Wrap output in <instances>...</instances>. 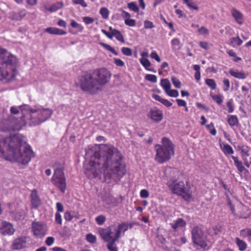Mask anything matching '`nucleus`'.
I'll list each match as a JSON object with an SVG mask.
<instances>
[{
	"label": "nucleus",
	"mask_w": 251,
	"mask_h": 251,
	"mask_svg": "<svg viewBox=\"0 0 251 251\" xmlns=\"http://www.w3.org/2000/svg\"><path fill=\"white\" fill-rule=\"evenodd\" d=\"M122 152L111 144L88 146L85 150V173L92 179L104 174L107 183L117 182L127 173Z\"/></svg>",
	"instance_id": "obj_1"
},
{
	"label": "nucleus",
	"mask_w": 251,
	"mask_h": 251,
	"mask_svg": "<svg viewBox=\"0 0 251 251\" xmlns=\"http://www.w3.org/2000/svg\"><path fill=\"white\" fill-rule=\"evenodd\" d=\"M0 156L25 165L34 156V152L22 135L15 134L0 140Z\"/></svg>",
	"instance_id": "obj_2"
},
{
	"label": "nucleus",
	"mask_w": 251,
	"mask_h": 251,
	"mask_svg": "<svg viewBox=\"0 0 251 251\" xmlns=\"http://www.w3.org/2000/svg\"><path fill=\"white\" fill-rule=\"evenodd\" d=\"M110 78V72L107 69L101 68L91 72H84L77 77L76 83L83 92L94 95L103 90Z\"/></svg>",
	"instance_id": "obj_3"
},
{
	"label": "nucleus",
	"mask_w": 251,
	"mask_h": 251,
	"mask_svg": "<svg viewBox=\"0 0 251 251\" xmlns=\"http://www.w3.org/2000/svg\"><path fill=\"white\" fill-rule=\"evenodd\" d=\"M20 108L22 116L19 119L14 116V122L8 128L12 129V131L19 130L26 124L30 126L39 125L49 119L53 114L52 109L41 106L31 107L28 105L24 104Z\"/></svg>",
	"instance_id": "obj_4"
},
{
	"label": "nucleus",
	"mask_w": 251,
	"mask_h": 251,
	"mask_svg": "<svg viewBox=\"0 0 251 251\" xmlns=\"http://www.w3.org/2000/svg\"><path fill=\"white\" fill-rule=\"evenodd\" d=\"M17 57L0 48V80L10 82L18 74Z\"/></svg>",
	"instance_id": "obj_5"
},
{
	"label": "nucleus",
	"mask_w": 251,
	"mask_h": 251,
	"mask_svg": "<svg viewBox=\"0 0 251 251\" xmlns=\"http://www.w3.org/2000/svg\"><path fill=\"white\" fill-rule=\"evenodd\" d=\"M161 144L154 146L156 152L154 160L160 164L169 160L175 153V145L168 138H162Z\"/></svg>",
	"instance_id": "obj_6"
},
{
	"label": "nucleus",
	"mask_w": 251,
	"mask_h": 251,
	"mask_svg": "<svg viewBox=\"0 0 251 251\" xmlns=\"http://www.w3.org/2000/svg\"><path fill=\"white\" fill-rule=\"evenodd\" d=\"M168 185L174 194L182 197L185 200L189 201L191 198V193L183 181L175 180L168 182Z\"/></svg>",
	"instance_id": "obj_7"
},
{
	"label": "nucleus",
	"mask_w": 251,
	"mask_h": 251,
	"mask_svg": "<svg viewBox=\"0 0 251 251\" xmlns=\"http://www.w3.org/2000/svg\"><path fill=\"white\" fill-rule=\"evenodd\" d=\"M192 238L194 244L199 246L201 249L207 250L208 240L201 227L194 226L191 230Z\"/></svg>",
	"instance_id": "obj_8"
},
{
	"label": "nucleus",
	"mask_w": 251,
	"mask_h": 251,
	"mask_svg": "<svg viewBox=\"0 0 251 251\" xmlns=\"http://www.w3.org/2000/svg\"><path fill=\"white\" fill-rule=\"evenodd\" d=\"M98 231L102 239L107 243V248L110 251H118L115 244L119 238L118 232L117 236H115L111 233V230H106L103 228H99Z\"/></svg>",
	"instance_id": "obj_9"
},
{
	"label": "nucleus",
	"mask_w": 251,
	"mask_h": 251,
	"mask_svg": "<svg viewBox=\"0 0 251 251\" xmlns=\"http://www.w3.org/2000/svg\"><path fill=\"white\" fill-rule=\"evenodd\" d=\"M52 183L59 188L63 193L66 189V181L63 170L57 168L54 170L53 175L51 178Z\"/></svg>",
	"instance_id": "obj_10"
},
{
	"label": "nucleus",
	"mask_w": 251,
	"mask_h": 251,
	"mask_svg": "<svg viewBox=\"0 0 251 251\" xmlns=\"http://www.w3.org/2000/svg\"><path fill=\"white\" fill-rule=\"evenodd\" d=\"M32 230L33 235L38 238H41L47 233L46 225L40 222H33L32 224Z\"/></svg>",
	"instance_id": "obj_11"
},
{
	"label": "nucleus",
	"mask_w": 251,
	"mask_h": 251,
	"mask_svg": "<svg viewBox=\"0 0 251 251\" xmlns=\"http://www.w3.org/2000/svg\"><path fill=\"white\" fill-rule=\"evenodd\" d=\"M13 225L6 221H0V233L3 235H11L14 233Z\"/></svg>",
	"instance_id": "obj_12"
},
{
	"label": "nucleus",
	"mask_w": 251,
	"mask_h": 251,
	"mask_svg": "<svg viewBox=\"0 0 251 251\" xmlns=\"http://www.w3.org/2000/svg\"><path fill=\"white\" fill-rule=\"evenodd\" d=\"M106 230H111V233L117 236L118 232H119V237L120 238L121 232L123 230L124 232L128 229V225L124 223L119 224L118 226L115 225H111L107 228H104Z\"/></svg>",
	"instance_id": "obj_13"
},
{
	"label": "nucleus",
	"mask_w": 251,
	"mask_h": 251,
	"mask_svg": "<svg viewBox=\"0 0 251 251\" xmlns=\"http://www.w3.org/2000/svg\"><path fill=\"white\" fill-rule=\"evenodd\" d=\"M148 116L154 122H159L163 117L162 111L157 108H151L148 114Z\"/></svg>",
	"instance_id": "obj_14"
},
{
	"label": "nucleus",
	"mask_w": 251,
	"mask_h": 251,
	"mask_svg": "<svg viewBox=\"0 0 251 251\" xmlns=\"http://www.w3.org/2000/svg\"><path fill=\"white\" fill-rule=\"evenodd\" d=\"M26 240L25 237L18 238L14 240L12 243V249L18 250L25 247Z\"/></svg>",
	"instance_id": "obj_15"
},
{
	"label": "nucleus",
	"mask_w": 251,
	"mask_h": 251,
	"mask_svg": "<svg viewBox=\"0 0 251 251\" xmlns=\"http://www.w3.org/2000/svg\"><path fill=\"white\" fill-rule=\"evenodd\" d=\"M30 198L32 207L34 208H38L41 205V202L36 190L34 189L31 192Z\"/></svg>",
	"instance_id": "obj_16"
},
{
	"label": "nucleus",
	"mask_w": 251,
	"mask_h": 251,
	"mask_svg": "<svg viewBox=\"0 0 251 251\" xmlns=\"http://www.w3.org/2000/svg\"><path fill=\"white\" fill-rule=\"evenodd\" d=\"M231 14L237 24L242 25L244 23V17L242 13L239 10L232 8L231 9Z\"/></svg>",
	"instance_id": "obj_17"
},
{
	"label": "nucleus",
	"mask_w": 251,
	"mask_h": 251,
	"mask_svg": "<svg viewBox=\"0 0 251 251\" xmlns=\"http://www.w3.org/2000/svg\"><path fill=\"white\" fill-rule=\"evenodd\" d=\"M13 122H14V116H9L7 119L3 120L1 125L2 130L4 131H12V129H8V128L11 126V124Z\"/></svg>",
	"instance_id": "obj_18"
},
{
	"label": "nucleus",
	"mask_w": 251,
	"mask_h": 251,
	"mask_svg": "<svg viewBox=\"0 0 251 251\" xmlns=\"http://www.w3.org/2000/svg\"><path fill=\"white\" fill-rule=\"evenodd\" d=\"M186 225V223L185 221L182 218H178L171 224V227L175 231H177L178 229L185 227Z\"/></svg>",
	"instance_id": "obj_19"
},
{
	"label": "nucleus",
	"mask_w": 251,
	"mask_h": 251,
	"mask_svg": "<svg viewBox=\"0 0 251 251\" xmlns=\"http://www.w3.org/2000/svg\"><path fill=\"white\" fill-rule=\"evenodd\" d=\"M45 31L50 34L54 35H65L67 33L65 31L62 29L56 28V27H48L45 29Z\"/></svg>",
	"instance_id": "obj_20"
},
{
	"label": "nucleus",
	"mask_w": 251,
	"mask_h": 251,
	"mask_svg": "<svg viewBox=\"0 0 251 251\" xmlns=\"http://www.w3.org/2000/svg\"><path fill=\"white\" fill-rule=\"evenodd\" d=\"M220 147L225 155L226 156L234 153L232 147L228 144H220Z\"/></svg>",
	"instance_id": "obj_21"
},
{
	"label": "nucleus",
	"mask_w": 251,
	"mask_h": 251,
	"mask_svg": "<svg viewBox=\"0 0 251 251\" xmlns=\"http://www.w3.org/2000/svg\"><path fill=\"white\" fill-rule=\"evenodd\" d=\"M63 6V4L62 2H57L52 4L50 6L44 5V7L46 10L50 12H53L62 8Z\"/></svg>",
	"instance_id": "obj_22"
},
{
	"label": "nucleus",
	"mask_w": 251,
	"mask_h": 251,
	"mask_svg": "<svg viewBox=\"0 0 251 251\" xmlns=\"http://www.w3.org/2000/svg\"><path fill=\"white\" fill-rule=\"evenodd\" d=\"M109 30L112 32V38L115 37L116 39L122 43L125 42L124 38L121 33L118 30L113 28L112 27L109 28Z\"/></svg>",
	"instance_id": "obj_23"
},
{
	"label": "nucleus",
	"mask_w": 251,
	"mask_h": 251,
	"mask_svg": "<svg viewBox=\"0 0 251 251\" xmlns=\"http://www.w3.org/2000/svg\"><path fill=\"white\" fill-rule=\"evenodd\" d=\"M229 74L237 78L244 79L246 78V75L243 72H239L238 71H235L232 69H230L229 71Z\"/></svg>",
	"instance_id": "obj_24"
},
{
	"label": "nucleus",
	"mask_w": 251,
	"mask_h": 251,
	"mask_svg": "<svg viewBox=\"0 0 251 251\" xmlns=\"http://www.w3.org/2000/svg\"><path fill=\"white\" fill-rule=\"evenodd\" d=\"M152 98L156 100L159 101L166 107H170L172 105V103L166 99L162 98L159 95L156 94L152 95Z\"/></svg>",
	"instance_id": "obj_25"
},
{
	"label": "nucleus",
	"mask_w": 251,
	"mask_h": 251,
	"mask_svg": "<svg viewBox=\"0 0 251 251\" xmlns=\"http://www.w3.org/2000/svg\"><path fill=\"white\" fill-rule=\"evenodd\" d=\"M231 158L233 160L234 164L238 170L241 173L243 172L245 168L243 166L242 162L238 160L237 156H232Z\"/></svg>",
	"instance_id": "obj_26"
},
{
	"label": "nucleus",
	"mask_w": 251,
	"mask_h": 251,
	"mask_svg": "<svg viewBox=\"0 0 251 251\" xmlns=\"http://www.w3.org/2000/svg\"><path fill=\"white\" fill-rule=\"evenodd\" d=\"M172 48L173 50H179L181 48L180 41L178 38H174L171 41Z\"/></svg>",
	"instance_id": "obj_27"
},
{
	"label": "nucleus",
	"mask_w": 251,
	"mask_h": 251,
	"mask_svg": "<svg viewBox=\"0 0 251 251\" xmlns=\"http://www.w3.org/2000/svg\"><path fill=\"white\" fill-rule=\"evenodd\" d=\"M227 122L231 126H235L238 123V119L235 115H228Z\"/></svg>",
	"instance_id": "obj_28"
},
{
	"label": "nucleus",
	"mask_w": 251,
	"mask_h": 251,
	"mask_svg": "<svg viewBox=\"0 0 251 251\" xmlns=\"http://www.w3.org/2000/svg\"><path fill=\"white\" fill-rule=\"evenodd\" d=\"M235 240L240 251H244L247 249V244L244 241L240 239L238 237L236 238Z\"/></svg>",
	"instance_id": "obj_29"
},
{
	"label": "nucleus",
	"mask_w": 251,
	"mask_h": 251,
	"mask_svg": "<svg viewBox=\"0 0 251 251\" xmlns=\"http://www.w3.org/2000/svg\"><path fill=\"white\" fill-rule=\"evenodd\" d=\"M160 85L163 87L166 93L167 92L168 90H169L171 88V83L167 78L162 79L161 80Z\"/></svg>",
	"instance_id": "obj_30"
},
{
	"label": "nucleus",
	"mask_w": 251,
	"mask_h": 251,
	"mask_svg": "<svg viewBox=\"0 0 251 251\" xmlns=\"http://www.w3.org/2000/svg\"><path fill=\"white\" fill-rule=\"evenodd\" d=\"M102 200L108 204L114 203L116 202L115 198L111 195H107L103 198Z\"/></svg>",
	"instance_id": "obj_31"
},
{
	"label": "nucleus",
	"mask_w": 251,
	"mask_h": 251,
	"mask_svg": "<svg viewBox=\"0 0 251 251\" xmlns=\"http://www.w3.org/2000/svg\"><path fill=\"white\" fill-rule=\"evenodd\" d=\"M251 233V229L249 228H246L245 229H243L240 230V235L243 238H246L248 237V238H249L250 234Z\"/></svg>",
	"instance_id": "obj_32"
},
{
	"label": "nucleus",
	"mask_w": 251,
	"mask_h": 251,
	"mask_svg": "<svg viewBox=\"0 0 251 251\" xmlns=\"http://www.w3.org/2000/svg\"><path fill=\"white\" fill-rule=\"evenodd\" d=\"M205 83L212 90H215L216 88L217 84L214 79L207 78L205 80Z\"/></svg>",
	"instance_id": "obj_33"
},
{
	"label": "nucleus",
	"mask_w": 251,
	"mask_h": 251,
	"mask_svg": "<svg viewBox=\"0 0 251 251\" xmlns=\"http://www.w3.org/2000/svg\"><path fill=\"white\" fill-rule=\"evenodd\" d=\"M100 45L102 47H103L105 49L112 52L115 55H117L118 54V52L115 50L112 47H111L110 45L104 43H100Z\"/></svg>",
	"instance_id": "obj_34"
},
{
	"label": "nucleus",
	"mask_w": 251,
	"mask_h": 251,
	"mask_svg": "<svg viewBox=\"0 0 251 251\" xmlns=\"http://www.w3.org/2000/svg\"><path fill=\"white\" fill-rule=\"evenodd\" d=\"M230 42L233 46H240L243 43L242 41L238 37L230 38Z\"/></svg>",
	"instance_id": "obj_35"
},
{
	"label": "nucleus",
	"mask_w": 251,
	"mask_h": 251,
	"mask_svg": "<svg viewBox=\"0 0 251 251\" xmlns=\"http://www.w3.org/2000/svg\"><path fill=\"white\" fill-rule=\"evenodd\" d=\"M140 62L146 70H147L151 65V63L150 61L146 58H141L140 59Z\"/></svg>",
	"instance_id": "obj_36"
},
{
	"label": "nucleus",
	"mask_w": 251,
	"mask_h": 251,
	"mask_svg": "<svg viewBox=\"0 0 251 251\" xmlns=\"http://www.w3.org/2000/svg\"><path fill=\"white\" fill-rule=\"evenodd\" d=\"M100 13L103 19H106L108 18L109 11L107 8H101L100 11Z\"/></svg>",
	"instance_id": "obj_37"
},
{
	"label": "nucleus",
	"mask_w": 251,
	"mask_h": 251,
	"mask_svg": "<svg viewBox=\"0 0 251 251\" xmlns=\"http://www.w3.org/2000/svg\"><path fill=\"white\" fill-rule=\"evenodd\" d=\"M71 25L73 27L78 29L79 31H82L83 29V27L75 20L71 21Z\"/></svg>",
	"instance_id": "obj_38"
},
{
	"label": "nucleus",
	"mask_w": 251,
	"mask_h": 251,
	"mask_svg": "<svg viewBox=\"0 0 251 251\" xmlns=\"http://www.w3.org/2000/svg\"><path fill=\"white\" fill-rule=\"evenodd\" d=\"M106 221L105 217L103 215L98 216L96 218V221L99 225H102Z\"/></svg>",
	"instance_id": "obj_39"
},
{
	"label": "nucleus",
	"mask_w": 251,
	"mask_h": 251,
	"mask_svg": "<svg viewBox=\"0 0 251 251\" xmlns=\"http://www.w3.org/2000/svg\"><path fill=\"white\" fill-rule=\"evenodd\" d=\"M145 79L151 82H156L157 77L154 75L148 74L145 77Z\"/></svg>",
	"instance_id": "obj_40"
},
{
	"label": "nucleus",
	"mask_w": 251,
	"mask_h": 251,
	"mask_svg": "<svg viewBox=\"0 0 251 251\" xmlns=\"http://www.w3.org/2000/svg\"><path fill=\"white\" fill-rule=\"evenodd\" d=\"M171 80L173 85L176 88H179L181 87V82L180 80L175 76H173L171 78Z\"/></svg>",
	"instance_id": "obj_41"
},
{
	"label": "nucleus",
	"mask_w": 251,
	"mask_h": 251,
	"mask_svg": "<svg viewBox=\"0 0 251 251\" xmlns=\"http://www.w3.org/2000/svg\"><path fill=\"white\" fill-rule=\"evenodd\" d=\"M168 96L171 97H177L179 95V93L176 90H171V88L168 90L166 93Z\"/></svg>",
	"instance_id": "obj_42"
},
{
	"label": "nucleus",
	"mask_w": 251,
	"mask_h": 251,
	"mask_svg": "<svg viewBox=\"0 0 251 251\" xmlns=\"http://www.w3.org/2000/svg\"><path fill=\"white\" fill-rule=\"evenodd\" d=\"M127 7L129 9L134 12H138L139 10V7L137 5L136 3L134 2L128 3L127 4Z\"/></svg>",
	"instance_id": "obj_43"
},
{
	"label": "nucleus",
	"mask_w": 251,
	"mask_h": 251,
	"mask_svg": "<svg viewBox=\"0 0 251 251\" xmlns=\"http://www.w3.org/2000/svg\"><path fill=\"white\" fill-rule=\"evenodd\" d=\"M121 51L122 53L126 55V56H131L132 55V50H131L127 47H123L121 49Z\"/></svg>",
	"instance_id": "obj_44"
},
{
	"label": "nucleus",
	"mask_w": 251,
	"mask_h": 251,
	"mask_svg": "<svg viewBox=\"0 0 251 251\" xmlns=\"http://www.w3.org/2000/svg\"><path fill=\"white\" fill-rule=\"evenodd\" d=\"M86 239L88 242L91 243H95L96 242V237L91 233L87 235Z\"/></svg>",
	"instance_id": "obj_45"
},
{
	"label": "nucleus",
	"mask_w": 251,
	"mask_h": 251,
	"mask_svg": "<svg viewBox=\"0 0 251 251\" xmlns=\"http://www.w3.org/2000/svg\"><path fill=\"white\" fill-rule=\"evenodd\" d=\"M213 100L218 104H221L223 103V100L221 95H215L212 97Z\"/></svg>",
	"instance_id": "obj_46"
},
{
	"label": "nucleus",
	"mask_w": 251,
	"mask_h": 251,
	"mask_svg": "<svg viewBox=\"0 0 251 251\" xmlns=\"http://www.w3.org/2000/svg\"><path fill=\"white\" fill-rule=\"evenodd\" d=\"M125 23L126 25L130 26H134L135 25L136 22L135 20L131 19H126L125 20Z\"/></svg>",
	"instance_id": "obj_47"
},
{
	"label": "nucleus",
	"mask_w": 251,
	"mask_h": 251,
	"mask_svg": "<svg viewBox=\"0 0 251 251\" xmlns=\"http://www.w3.org/2000/svg\"><path fill=\"white\" fill-rule=\"evenodd\" d=\"M223 83L224 84V87L223 90L225 92L227 91L230 87V82L229 80L227 78H225L223 80Z\"/></svg>",
	"instance_id": "obj_48"
},
{
	"label": "nucleus",
	"mask_w": 251,
	"mask_h": 251,
	"mask_svg": "<svg viewBox=\"0 0 251 251\" xmlns=\"http://www.w3.org/2000/svg\"><path fill=\"white\" fill-rule=\"evenodd\" d=\"M72 2L75 4H80L83 7H86L87 6V4L84 0H73Z\"/></svg>",
	"instance_id": "obj_49"
},
{
	"label": "nucleus",
	"mask_w": 251,
	"mask_h": 251,
	"mask_svg": "<svg viewBox=\"0 0 251 251\" xmlns=\"http://www.w3.org/2000/svg\"><path fill=\"white\" fill-rule=\"evenodd\" d=\"M198 31L201 35H207L209 34L208 29L204 26H201L200 28H199Z\"/></svg>",
	"instance_id": "obj_50"
},
{
	"label": "nucleus",
	"mask_w": 251,
	"mask_h": 251,
	"mask_svg": "<svg viewBox=\"0 0 251 251\" xmlns=\"http://www.w3.org/2000/svg\"><path fill=\"white\" fill-rule=\"evenodd\" d=\"M150 56L151 58H152V59H154L157 62H160L161 61V59L160 58V57L159 56V55L157 54V53H156V51H152L151 55H150Z\"/></svg>",
	"instance_id": "obj_51"
},
{
	"label": "nucleus",
	"mask_w": 251,
	"mask_h": 251,
	"mask_svg": "<svg viewBox=\"0 0 251 251\" xmlns=\"http://www.w3.org/2000/svg\"><path fill=\"white\" fill-rule=\"evenodd\" d=\"M226 106L228 107V112L229 113H232L234 111L232 99H230L228 101H227L226 103Z\"/></svg>",
	"instance_id": "obj_52"
},
{
	"label": "nucleus",
	"mask_w": 251,
	"mask_h": 251,
	"mask_svg": "<svg viewBox=\"0 0 251 251\" xmlns=\"http://www.w3.org/2000/svg\"><path fill=\"white\" fill-rule=\"evenodd\" d=\"M83 21L86 25L91 24L94 22V19L90 17H84Z\"/></svg>",
	"instance_id": "obj_53"
},
{
	"label": "nucleus",
	"mask_w": 251,
	"mask_h": 251,
	"mask_svg": "<svg viewBox=\"0 0 251 251\" xmlns=\"http://www.w3.org/2000/svg\"><path fill=\"white\" fill-rule=\"evenodd\" d=\"M21 106L18 107L12 106L10 108V112L12 114H17L19 113L20 110L21 111V108H20Z\"/></svg>",
	"instance_id": "obj_54"
},
{
	"label": "nucleus",
	"mask_w": 251,
	"mask_h": 251,
	"mask_svg": "<svg viewBox=\"0 0 251 251\" xmlns=\"http://www.w3.org/2000/svg\"><path fill=\"white\" fill-rule=\"evenodd\" d=\"M144 27L145 28H152L154 27L152 22L146 20L144 21Z\"/></svg>",
	"instance_id": "obj_55"
},
{
	"label": "nucleus",
	"mask_w": 251,
	"mask_h": 251,
	"mask_svg": "<svg viewBox=\"0 0 251 251\" xmlns=\"http://www.w3.org/2000/svg\"><path fill=\"white\" fill-rule=\"evenodd\" d=\"M54 242V238L53 237H48L47 238L45 243L47 245L50 246L52 245Z\"/></svg>",
	"instance_id": "obj_56"
},
{
	"label": "nucleus",
	"mask_w": 251,
	"mask_h": 251,
	"mask_svg": "<svg viewBox=\"0 0 251 251\" xmlns=\"http://www.w3.org/2000/svg\"><path fill=\"white\" fill-rule=\"evenodd\" d=\"M187 6L191 9L193 10H198L199 9L198 7L195 5V3L193 2L192 0L186 4Z\"/></svg>",
	"instance_id": "obj_57"
},
{
	"label": "nucleus",
	"mask_w": 251,
	"mask_h": 251,
	"mask_svg": "<svg viewBox=\"0 0 251 251\" xmlns=\"http://www.w3.org/2000/svg\"><path fill=\"white\" fill-rule=\"evenodd\" d=\"M140 197L142 198H147L149 196V193L146 189H142L140 191Z\"/></svg>",
	"instance_id": "obj_58"
},
{
	"label": "nucleus",
	"mask_w": 251,
	"mask_h": 251,
	"mask_svg": "<svg viewBox=\"0 0 251 251\" xmlns=\"http://www.w3.org/2000/svg\"><path fill=\"white\" fill-rule=\"evenodd\" d=\"M114 62L115 64L118 66L123 67L125 66V63L124 61H123L120 59L114 58Z\"/></svg>",
	"instance_id": "obj_59"
},
{
	"label": "nucleus",
	"mask_w": 251,
	"mask_h": 251,
	"mask_svg": "<svg viewBox=\"0 0 251 251\" xmlns=\"http://www.w3.org/2000/svg\"><path fill=\"white\" fill-rule=\"evenodd\" d=\"M55 222L60 225L62 224L61 216L58 212H56L55 214Z\"/></svg>",
	"instance_id": "obj_60"
},
{
	"label": "nucleus",
	"mask_w": 251,
	"mask_h": 251,
	"mask_svg": "<svg viewBox=\"0 0 251 251\" xmlns=\"http://www.w3.org/2000/svg\"><path fill=\"white\" fill-rule=\"evenodd\" d=\"M176 101L179 106L186 107V102L185 100L181 99H176Z\"/></svg>",
	"instance_id": "obj_61"
},
{
	"label": "nucleus",
	"mask_w": 251,
	"mask_h": 251,
	"mask_svg": "<svg viewBox=\"0 0 251 251\" xmlns=\"http://www.w3.org/2000/svg\"><path fill=\"white\" fill-rule=\"evenodd\" d=\"M11 19L13 20H15V21L21 20L18 13H15V12H12V13L11 15Z\"/></svg>",
	"instance_id": "obj_62"
},
{
	"label": "nucleus",
	"mask_w": 251,
	"mask_h": 251,
	"mask_svg": "<svg viewBox=\"0 0 251 251\" xmlns=\"http://www.w3.org/2000/svg\"><path fill=\"white\" fill-rule=\"evenodd\" d=\"M56 208L58 212H63L64 211V207L61 202H58L56 203Z\"/></svg>",
	"instance_id": "obj_63"
},
{
	"label": "nucleus",
	"mask_w": 251,
	"mask_h": 251,
	"mask_svg": "<svg viewBox=\"0 0 251 251\" xmlns=\"http://www.w3.org/2000/svg\"><path fill=\"white\" fill-rule=\"evenodd\" d=\"M64 218L67 221H71L73 218V216L71 215L69 212L67 211L65 213Z\"/></svg>",
	"instance_id": "obj_64"
}]
</instances>
